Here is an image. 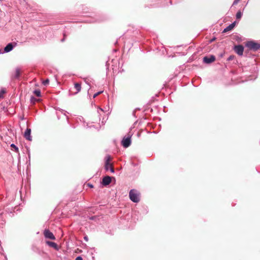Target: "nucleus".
I'll return each instance as SVG.
<instances>
[{
    "instance_id": "obj_23",
    "label": "nucleus",
    "mask_w": 260,
    "mask_h": 260,
    "mask_svg": "<svg viewBox=\"0 0 260 260\" xmlns=\"http://www.w3.org/2000/svg\"><path fill=\"white\" fill-rule=\"evenodd\" d=\"M240 0H234V2H233V5H237L239 2L240 1Z\"/></svg>"
},
{
    "instance_id": "obj_14",
    "label": "nucleus",
    "mask_w": 260,
    "mask_h": 260,
    "mask_svg": "<svg viewBox=\"0 0 260 260\" xmlns=\"http://www.w3.org/2000/svg\"><path fill=\"white\" fill-rule=\"evenodd\" d=\"M74 88L76 90V92H75V93H77L81 90V84L78 83H75Z\"/></svg>"
},
{
    "instance_id": "obj_7",
    "label": "nucleus",
    "mask_w": 260,
    "mask_h": 260,
    "mask_svg": "<svg viewBox=\"0 0 260 260\" xmlns=\"http://www.w3.org/2000/svg\"><path fill=\"white\" fill-rule=\"evenodd\" d=\"M30 134L31 129L27 127L24 132V137L26 140L28 141H31L32 138Z\"/></svg>"
},
{
    "instance_id": "obj_11",
    "label": "nucleus",
    "mask_w": 260,
    "mask_h": 260,
    "mask_svg": "<svg viewBox=\"0 0 260 260\" xmlns=\"http://www.w3.org/2000/svg\"><path fill=\"white\" fill-rule=\"evenodd\" d=\"M235 25H236V22L235 21V22H233L232 23H231V24H230L228 26L225 27L224 29L223 32H226L232 30L234 28V27L235 26Z\"/></svg>"
},
{
    "instance_id": "obj_22",
    "label": "nucleus",
    "mask_w": 260,
    "mask_h": 260,
    "mask_svg": "<svg viewBox=\"0 0 260 260\" xmlns=\"http://www.w3.org/2000/svg\"><path fill=\"white\" fill-rule=\"evenodd\" d=\"M234 58V56H233V55H230V56L228 57V60H229V61L232 60Z\"/></svg>"
},
{
    "instance_id": "obj_4",
    "label": "nucleus",
    "mask_w": 260,
    "mask_h": 260,
    "mask_svg": "<svg viewBox=\"0 0 260 260\" xmlns=\"http://www.w3.org/2000/svg\"><path fill=\"white\" fill-rule=\"evenodd\" d=\"M44 235L45 238L51 240H55V237L52 232L48 229H45L44 231Z\"/></svg>"
},
{
    "instance_id": "obj_3",
    "label": "nucleus",
    "mask_w": 260,
    "mask_h": 260,
    "mask_svg": "<svg viewBox=\"0 0 260 260\" xmlns=\"http://www.w3.org/2000/svg\"><path fill=\"white\" fill-rule=\"evenodd\" d=\"M121 144L124 148H127L131 144V136L124 137L121 141Z\"/></svg>"
},
{
    "instance_id": "obj_29",
    "label": "nucleus",
    "mask_w": 260,
    "mask_h": 260,
    "mask_svg": "<svg viewBox=\"0 0 260 260\" xmlns=\"http://www.w3.org/2000/svg\"><path fill=\"white\" fill-rule=\"evenodd\" d=\"M95 21H91V20H88V22H94Z\"/></svg>"
},
{
    "instance_id": "obj_5",
    "label": "nucleus",
    "mask_w": 260,
    "mask_h": 260,
    "mask_svg": "<svg viewBox=\"0 0 260 260\" xmlns=\"http://www.w3.org/2000/svg\"><path fill=\"white\" fill-rule=\"evenodd\" d=\"M234 51L235 52L240 56H241L243 54L244 47L241 45L235 46L234 47Z\"/></svg>"
},
{
    "instance_id": "obj_18",
    "label": "nucleus",
    "mask_w": 260,
    "mask_h": 260,
    "mask_svg": "<svg viewBox=\"0 0 260 260\" xmlns=\"http://www.w3.org/2000/svg\"><path fill=\"white\" fill-rule=\"evenodd\" d=\"M30 100L31 103L33 104H35L36 102L38 101V100L36 98H35L34 96H31L30 98Z\"/></svg>"
},
{
    "instance_id": "obj_10",
    "label": "nucleus",
    "mask_w": 260,
    "mask_h": 260,
    "mask_svg": "<svg viewBox=\"0 0 260 260\" xmlns=\"http://www.w3.org/2000/svg\"><path fill=\"white\" fill-rule=\"evenodd\" d=\"M46 243L47 245H48L49 246L53 247L54 249L58 250V246L56 243L55 242L49 241H46Z\"/></svg>"
},
{
    "instance_id": "obj_28",
    "label": "nucleus",
    "mask_w": 260,
    "mask_h": 260,
    "mask_svg": "<svg viewBox=\"0 0 260 260\" xmlns=\"http://www.w3.org/2000/svg\"><path fill=\"white\" fill-rule=\"evenodd\" d=\"M85 81V82H86L87 84H88V85L90 86V84H89V79H86Z\"/></svg>"
},
{
    "instance_id": "obj_17",
    "label": "nucleus",
    "mask_w": 260,
    "mask_h": 260,
    "mask_svg": "<svg viewBox=\"0 0 260 260\" xmlns=\"http://www.w3.org/2000/svg\"><path fill=\"white\" fill-rule=\"evenodd\" d=\"M11 147L12 148H14L15 152H18V151H19L18 148L14 144H11Z\"/></svg>"
},
{
    "instance_id": "obj_27",
    "label": "nucleus",
    "mask_w": 260,
    "mask_h": 260,
    "mask_svg": "<svg viewBox=\"0 0 260 260\" xmlns=\"http://www.w3.org/2000/svg\"><path fill=\"white\" fill-rule=\"evenodd\" d=\"M110 171L112 172V173H114V169L111 167H110Z\"/></svg>"
},
{
    "instance_id": "obj_2",
    "label": "nucleus",
    "mask_w": 260,
    "mask_h": 260,
    "mask_svg": "<svg viewBox=\"0 0 260 260\" xmlns=\"http://www.w3.org/2000/svg\"><path fill=\"white\" fill-rule=\"evenodd\" d=\"M246 46L251 50L256 51L260 48V44L253 41H248Z\"/></svg>"
},
{
    "instance_id": "obj_20",
    "label": "nucleus",
    "mask_w": 260,
    "mask_h": 260,
    "mask_svg": "<svg viewBox=\"0 0 260 260\" xmlns=\"http://www.w3.org/2000/svg\"><path fill=\"white\" fill-rule=\"evenodd\" d=\"M5 93V91L4 90H2L0 91V98H3V95Z\"/></svg>"
},
{
    "instance_id": "obj_16",
    "label": "nucleus",
    "mask_w": 260,
    "mask_h": 260,
    "mask_svg": "<svg viewBox=\"0 0 260 260\" xmlns=\"http://www.w3.org/2000/svg\"><path fill=\"white\" fill-rule=\"evenodd\" d=\"M242 16V13L241 11H239L237 13L236 17L237 19H239L241 18Z\"/></svg>"
},
{
    "instance_id": "obj_31",
    "label": "nucleus",
    "mask_w": 260,
    "mask_h": 260,
    "mask_svg": "<svg viewBox=\"0 0 260 260\" xmlns=\"http://www.w3.org/2000/svg\"><path fill=\"white\" fill-rule=\"evenodd\" d=\"M90 187H93V185H89Z\"/></svg>"
},
{
    "instance_id": "obj_19",
    "label": "nucleus",
    "mask_w": 260,
    "mask_h": 260,
    "mask_svg": "<svg viewBox=\"0 0 260 260\" xmlns=\"http://www.w3.org/2000/svg\"><path fill=\"white\" fill-rule=\"evenodd\" d=\"M103 91H99L96 93H95V94H94L93 96V98H96L98 95H99L100 94L103 93Z\"/></svg>"
},
{
    "instance_id": "obj_1",
    "label": "nucleus",
    "mask_w": 260,
    "mask_h": 260,
    "mask_svg": "<svg viewBox=\"0 0 260 260\" xmlns=\"http://www.w3.org/2000/svg\"><path fill=\"white\" fill-rule=\"evenodd\" d=\"M129 199L134 203H138L140 201V193L135 189H131L129 192Z\"/></svg>"
},
{
    "instance_id": "obj_12",
    "label": "nucleus",
    "mask_w": 260,
    "mask_h": 260,
    "mask_svg": "<svg viewBox=\"0 0 260 260\" xmlns=\"http://www.w3.org/2000/svg\"><path fill=\"white\" fill-rule=\"evenodd\" d=\"M106 159V160L105 162V169L106 170H108L109 168H110V167H111V165L110 164V156H107Z\"/></svg>"
},
{
    "instance_id": "obj_32",
    "label": "nucleus",
    "mask_w": 260,
    "mask_h": 260,
    "mask_svg": "<svg viewBox=\"0 0 260 260\" xmlns=\"http://www.w3.org/2000/svg\"><path fill=\"white\" fill-rule=\"evenodd\" d=\"M64 38H63V39H62V40H61V42L64 41Z\"/></svg>"
},
{
    "instance_id": "obj_30",
    "label": "nucleus",
    "mask_w": 260,
    "mask_h": 260,
    "mask_svg": "<svg viewBox=\"0 0 260 260\" xmlns=\"http://www.w3.org/2000/svg\"><path fill=\"white\" fill-rule=\"evenodd\" d=\"M170 3L171 5H172V0L170 1Z\"/></svg>"
},
{
    "instance_id": "obj_9",
    "label": "nucleus",
    "mask_w": 260,
    "mask_h": 260,
    "mask_svg": "<svg viewBox=\"0 0 260 260\" xmlns=\"http://www.w3.org/2000/svg\"><path fill=\"white\" fill-rule=\"evenodd\" d=\"M14 45L12 43L8 44L4 48V52L8 53L13 50Z\"/></svg>"
},
{
    "instance_id": "obj_25",
    "label": "nucleus",
    "mask_w": 260,
    "mask_h": 260,
    "mask_svg": "<svg viewBox=\"0 0 260 260\" xmlns=\"http://www.w3.org/2000/svg\"><path fill=\"white\" fill-rule=\"evenodd\" d=\"M75 260H83V259L81 256H79L76 258Z\"/></svg>"
},
{
    "instance_id": "obj_6",
    "label": "nucleus",
    "mask_w": 260,
    "mask_h": 260,
    "mask_svg": "<svg viewBox=\"0 0 260 260\" xmlns=\"http://www.w3.org/2000/svg\"><path fill=\"white\" fill-rule=\"evenodd\" d=\"M215 60V56L211 55L209 56H205L203 58V62L206 63H210Z\"/></svg>"
},
{
    "instance_id": "obj_24",
    "label": "nucleus",
    "mask_w": 260,
    "mask_h": 260,
    "mask_svg": "<svg viewBox=\"0 0 260 260\" xmlns=\"http://www.w3.org/2000/svg\"><path fill=\"white\" fill-rule=\"evenodd\" d=\"M101 112H104L102 108H98V113L101 114Z\"/></svg>"
},
{
    "instance_id": "obj_15",
    "label": "nucleus",
    "mask_w": 260,
    "mask_h": 260,
    "mask_svg": "<svg viewBox=\"0 0 260 260\" xmlns=\"http://www.w3.org/2000/svg\"><path fill=\"white\" fill-rule=\"evenodd\" d=\"M34 93L36 96L38 97L40 96L41 94V91L39 89L35 90Z\"/></svg>"
},
{
    "instance_id": "obj_26",
    "label": "nucleus",
    "mask_w": 260,
    "mask_h": 260,
    "mask_svg": "<svg viewBox=\"0 0 260 260\" xmlns=\"http://www.w3.org/2000/svg\"><path fill=\"white\" fill-rule=\"evenodd\" d=\"M84 240L85 241H86V242H87V241H88V238L87 236H85L84 237Z\"/></svg>"
},
{
    "instance_id": "obj_21",
    "label": "nucleus",
    "mask_w": 260,
    "mask_h": 260,
    "mask_svg": "<svg viewBox=\"0 0 260 260\" xmlns=\"http://www.w3.org/2000/svg\"><path fill=\"white\" fill-rule=\"evenodd\" d=\"M49 79H47L46 80H45V81H43V84L44 85H47L49 84Z\"/></svg>"
},
{
    "instance_id": "obj_13",
    "label": "nucleus",
    "mask_w": 260,
    "mask_h": 260,
    "mask_svg": "<svg viewBox=\"0 0 260 260\" xmlns=\"http://www.w3.org/2000/svg\"><path fill=\"white\" fill-rule=\"evenodd\" d=\"M20 75V70L19 68H16L14 74L13 75V78L14 79H18Z\"/></svg>"
},
{
    "instance_id": "obj_8",
    "label": "nucleus",
    "mask_w": 260,
    "mask_h": 260,
    "mask_svg": "<svg viewBox=\"0 0 260 260\" xmlns=\"http://www.w3.org/2000/svg\"><path fill=\"white\" fill-rule=\"evenodd\" d=\"M111 178L110 176H105L103 178L102 184L105 186L109 185L111 183Z\"/></svg>"
}]
</instances>
